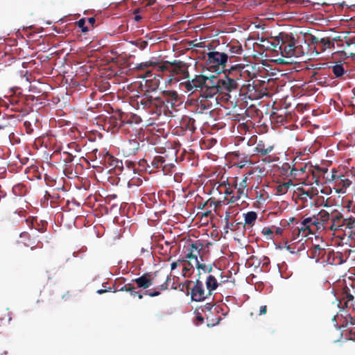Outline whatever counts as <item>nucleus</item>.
Returning a JSON list of instances; mask_svg holds the SVG:
<instances>
[{
    "label": "nucleus",
    "instance_id": "obj_1",
    "mask_svg": "<svg viewBox=\"0 0 355 355\" xmlns=\"http://www.w3.org/2000/svg\"><path fill=\"white\" fill-rule=\"evenodd\" d=\"M223 73L224 77L220 78V84L218 85L220 89L219 94L236 91L239 87H241L246 92L254 90V86L251 85L250 82L255 77V74H252L244 66L236 64Z\"/></svg>",
    "mask_w": 355,
    "mask_h": 355
},
{
    "label": "nucleus",
    "instance_id": "obj_2",
    "mask_svg": "<svg viewBox=\"0 0 355 355\" xmlns=\"http://www.w3.org/2000/svg\"><path fill=\"white\" fill-rule=\"evenodd\" d=\"M144 103V110L150 113L159 116L162 113L166 116H173L175 107L179 102V96L177 92L165 90L155 96H147Z\"/></svg>",
    "mask_w": 355,
    "mask_h": 355
},
{
    "label": "nucleus",
    "instance_id": "obj_3",
    "mask_svg": "<svg viewBox=\"0 0 355 355\" xmlns=\"http://www.w3.org/2000/svg\"><path fill=\"white\" fill-rule=\"evenodd\" d=\"M144 84L141 83L140 85L141 91L143 93L141 95L135 96V101L138 106V109L139 106H141L142 109L144 108V103H143V102L146 101V97L155 96V94L159 85V80L157 79L155 76H153L151 71L146 72Z\"/></svg>",
    "mask_w": 355,
    "mask_h": 355
},
{
    "label": "nucleus",
    "instance_id": "obj_4",
    "mask_svg": "<svg viewBox=\"0 0 355 355\" xmlns=\"http://www.w3.org/2000/svg\"><path fill=\"white\" fill-rule=\"evenodd\" d=\"M193 284V282L191 280H187L184 283L182 284V291L186 290L187 293L189 294V291L191 290V298L193 301L195 302H202L206 299H209L211 297V295L207 293V290L205 289L204 284L199 279H196L195 282H193V286L191 288V285ZM181 284L180 285V286Z\"/></svg>",
    "mask_w": 355,
    "mask_h": 355
},
{
    "label": "nucleus",
    "instance_id": "obj_5",
    "mask_svg": "<svg viewBox=\"0 0 355 355\" xmlns=\"http://www.w3.org/2000/svg\"><path fill=\"white\" fill-rule=\"evenodd\" d=\"M207 57L206 64L209 70L218 73L227 71V54L218 51H211L207 53Z\"/></svg>",
    "mask_w": 355,
    "mask_h": 355
},
{
    "label": "nucleus",
    "instance_id": "obj_6",
    "mask_svg": "<svg viewBox=\"0 0 355 355\" xmlns=\"http://www.w3.org/2000/svg\"><path fill=\"white\" fill-rule=\"evenodd\" d=\"M126 116L125 113L115 112L114 114L105 119V125L112 132L125 126L126 129L129 130L130 128H132L133 121L130 119L126 120Z\"/></svg>",
    "mask_w": 355,
    "mask_h": 355
},
{
    "label": "nucleus",
    "instance_id": "obj_7",
    "mask_svg": "<svg viewBox=\"0 0 355 355\" xmlns=\"http://www.w3.org/2000/svg\"><path fill=\"white\" fill-rule=\"evenodd\" d=\"M203 244L200 241H196L189 244L187 248L184 250V256L182 257L191 261H193L194 264L198 261L199 257L201 261H203L202 254L201 251L203 249Z\"/></svg>",
    "mask_w": 355,
    "mask_h": 355
},
{
    "label": "nucleus",
    "instance_id": "obj_8",
    "mask_svg": "<svg viewBox=\"0 0 355 355\" xmlns=\"http://www.w3.org/2000/svg\"><path fill=\"white\" fill-rule=\"evenodd\" d=\"M216 103H218V98L215 96H209L208 94L202 92L196 103V112L204 113L212 109Z\"/></svg>",
    "mask_w": 355,
    "mask_h": 355
},
{
    "label": "nucleus",
    "instance_id": "obj_9",
    "mask_svg": "<svg viewBox=\"0 0 355 355\" xmlns=\"http://www.w3.org/2000/svg\"><path fill=\"white\" fill-rule=\"evenodd\" d=\"M309 256L312 259H315L317 261L322 259L324 262L327 263H332L333 261L330 260V256L334 254V251L329 248L325 249L320 245H313L309 250Z\"/></svg>",
    "mask_w": 355,
    "mask_h": 355
},
{
    "label": "nucleus",
    "instance_id": "obj_10",
    "mask_svg": "<svg viewBox=\"0 0 355 355\" xmlns=\"http://www.w3.org/2000/svg\"><path fill=\"white\" fill-rule=\"evenodd\" d=\"M272 46L275 51H277L276 49L279 46V50L282 55L285 57L291 58L295 55V44L293 38H291L287 41L283 40L281 44H279V41H278L277 44L272 43Z\"/></svg>",
    "mask_w": 355,
    "mask_h": 355
},
{
    "label": "nucleus",
    "instance_id": "obj_11",
    "mask_svg": "<svg viewBox=\"0 0 355 355\" xmlns=\"http://www.w3.org/2000/svg\"><path fill=\"white\" fill-rule=\"evenodd\" d=\"M169 71L172 77L180 76L187 78L189 76L187 64L182 61L175 60L169 64Z\"/></svg>",
    "mask_w": 355,
    "mask_h": 355
},
{
    "label": "nucleus",
    "instance_id": "obj_12",
    "mask_svg": "<svg viewBox=\"0 0 355 355\" xmlns=\"http://www.w3.org/2000/svg\"><path fill=\"white\" fill-rule=\"evenodd\" d=\"M330 216V224L327 226L329 231L343 230L344 218L343 214L339 211L334 209L331 212Z\"/></svg>",
    "mask_w": 355,
    "mask_h": 355
},
{
    "label": "nucleus",
    "instance_id": "obj_13",
    "mask_svg": "<svg viewBox=\"0 0 355 355\" xmlns=\"http://www.w3.org/2000/svg\"><path fill=\"white\" fill-rule=\"evenodd\" d=\"M207 77L203 75L196 76L191 81L182 83L188 92L192 93L199 89H202L206 84Z\"/></svg>",
    "mask_w": 355,
    "mask_h": 355
},
{
    "label": "nucleus",
    "instance_id": "obj_14",
    "mask_svg": "<svg viewBox=\"0 0 355 355\" xmlns=\"http://www.w3.org/2000/svg\"><path fill=\"white\" fill-rule=\"evenodd\" d=\"M315 220V216L309 217L304 218L301 223L300 226L297 227L296 231L297 232H293L294 234H296L297 236H299L302 233V236H306L308 234H313L314 230L313 229V221Z\"/></svg>",
    "mask_w": 355,
    "mask_h": 355
},
{
    "label": "nucleus",
    "instance_id": "obj_15",
    "mask_svg": "<svg viewBox=\"0 0 355 355\" xmlns=\"http://www.w3.org/2000/svg\"><path fill=\"white\" fill-rule=\"evenodd\" d=\"M219 80L220 78L214 76L207 77L206 84L204 85L205 90L202 92L208 94L209 96H211V95L216 96V94H219L220 89L218 87L220 84Z\"/></svg>",
    "mask_w": 355,
    "mask_h": 355
},
{
    "label": "nucleus",
    "instance_id": "obj_16",
    "mask_svg": "<svg viewBox=\"0 0 355 355\" xmlns=\"http://www.w3.org/2000/svg\"><path fill=\"white\" fill-rule=\"evenodd\" d=\"M217 183L214 184V188L216 187V189L219 191L220 193L223 192L225 195L224 200H226V198H231L232 196H235V190L234 187V182H230L228 180H224L219 183L216 186Z\"/></svg>",
    "mask_w": 355,
    "mask_h": 355
},
{
    "label": "nucleus",
    "instance_id": "obj_17",
    "mask_svg": "<svg viewBox=\"0 0 355 355\" xmlns=\"http://www.w3.org/2000/svg\"><path fill=\"white\" fill-rule=\"evenodd\" d=\"M153 282L154 278L150 272H146L141 276L132 280V282L137 284V288L143 289L150 287L153 284Z\"/></svg>",
    "mask_w": 355,
    "mask_h": 355
},
{
    "label": "nucleus",
    "instance_id": "obj_18",
    "mask_svg": "<svg viewBox=\"0 0 355 355\" xmlns=\"http://www.w3.org/2000/svg\"><path fill=\"white\" fill-rule=\"evenodd\" d=\"M232 159L234 161V165L242 168L247 164H251L252 162L248 155L235 151L232 153Z\"/></svg>",
    "mask_w": 355,
    "mask_h": 355
},
{
    "label": "nucleus",
    "instance_id": "obj_19",
    "mask_svg": "<svg viewBox=\"0 0 355 355\" xmlns=\"http://www.w3.org/2000/svg\"><path fill=\"white\" fill-rule=\"evenodd\" d=\"M234 187L235 190V196H231V198H226V201L227 203H234L240 200L241 198H247L248 197V190H242V187L236 186V178H234L233 180Z\"/></svg>",
    "mask_w": 355,
    "mask_h": 355
},
{
    "label": "nucleus",
    "instance_id": "obj_20",
    "mask_svg": "<svg viewBox=\"0 0 355 355\" xmlns=\"http://www.w3.org/2000/svg\"><path fill=\"white\" fill-rule=\"evenodd\" d=\"M273 149V145L266 144L265 141L259 140L254 148V152L259 155L265 156L271 153Z\"/></svg>",
    "mask_w": 355,
    "mask_h": 355
},
{
    "label": "nucleus",
    "instance_id": "obj_21",
    "mask_svg": "<svg viewBox=\"0 0 355 355\" xmlns=\"http://www.w3.org/2000/svg\"><path fill=\"white\" fill-rule=\"evenodd\" d=\"M278 171L280 175L288 177H296L297 173H296L295 167L291 168L290 164L287 162L283 163L278 168Z\"/></svg>",
    "mask_w": 355,
    "mask_h": 355
},
{
    "label": "nucleus",
    "instance_id": "obj_22",
    "mask_svg": "<svg viewBox=\"0 0 355 355\" xmlns=\"http://www.w3.org/2000/svg\"><path fill=\"white\" fill-rule=\"evenodd\" d=\"M179 261H180L182 265V275L184 277H189L193 273V267L194 265L192 263V261L185 259L184 258L179 259Z\"/></svg>",
    "mask_w": 355,
    "mask_h": 355
},
{
    "label": "nucleus",
    "instance_id": "obj_23",
    "mask_svg": "<svg viewBox=\"0 0 355 355\" xmlns=\"http://www.w3.org/2000/svg\"><path fill=\"white\" fill-rule=\"evenodd\" d=\"M206 288L207 290V293L213 295L214 291L218 287V281L216 279V277L214 275H209L205 280Z\"/></svg>",
    "mask_w": 355,
    "mask_h": 355
},
{
    "label": "nucleus",
    "instance_id": "obj_24",
    "mask_svg": "<svg viewBox=\"0 0 355 355\" xmlns=\"http://www.w3.org/2000/svg\"><path fill=\"white\" fill-rule=\"evenodd\" d=\"M180 124L183 129L190 131L193 133L196 130V120L188 116H184L181 120Z\"/></svg>",
    "mask_w": 355,
    "mask_h": 355
},
{
    "label": "nucleus",
    "instance_id": "obj_25",
    "mask_svg": "<svg viewBox=\"0 0 355 355\" xmlns=\"http://www.w3.org/2000/svg\"><path fill=\"white\" fill-rule=\"evenodd\" d=\"M310 82H315L317 85L321 86L329 85L328 79L326 76V74H321L318 71H313L310 75Z\"/></svg>",
    "mask_w": 355,
    "mask_h": 355
},
{
    "label": "nucleus",
    "instance_id": "obj_26",
    "mask_svg": "<svg viewBox=\"0 0 355 355\" xmlns=\"http://www.w3.org/2000/svg\"><path fill=\"white\" fill-rule=\"evenodd\" d=\"M343 299L345 300V305L347 308H352L355 310V290L353 289V293L347 288L343 293Z\"/></svg>",
    "mask_w": 355,
    "mask_h": 355
},
{
    "label": "nucleus",
    "instance_id": "obj_27",
    "mask_svg": "<svg viewBox=\"0 0 355 355\" xmlns=\"http://www.w3.org/2000/svg\"><path fill=\"white\" fill-rule=\"evenodd\" d=\"M24 245L30 247L31 250H34L36 248H42L43 243L40 240L38 235L31 234V237H28L27 242L24 243Z\"/></svg>",
    "mask_w": 355,
    "mask_h": 355
},
{
    "label": "nucleus",
    "instance_id": "obj_28",
    "mask_svg": "<svg viewBox=\"0 0 355 355\" xmlns=\"http://www.w3.org/2000/svg\"><path fill=\"white\" fill-rule=\"evenodd\" d=\"M257 219V214L255 211H248L244 214L243 228L252 227Z\"/></svg>",
    "mask_w": 355,
    "mask_h": 355
},
{
    "label": "nucleus",
    "instance_id": "obj_29",
    "mask_svg": "<svg viewBox=\"0 0 355 355\" xmlns=\"http://www.w3.org/2000/svg\"><path fill=\"white\" fill-rule=\"evenodd\" d=\"M331 213H329L324 209L320 210L317 216H315V218L319 220V222L321 224H323L324 227H326V229H327V226L330 224L331 220Z\"/></svg>",
    "mask_w": 355,
    "mask_h": 355
},
{
    "label": "nucleus",
    "instance_id": "obj_30",
    "mask_svg": "<svg viewBox=\"0 0 355 355\" xmlns=\"http://www.w3.org/2000/svg\"><path fill=\"white\" fill-rule=\"evenodd\" d=\"M294 186L291 180H288L286 182L279 183L275 187L276 194L277 195H284L286 193L288 189Z\"/></svg>",
    "mask_w": 355,
    "mask_h": 355
},
{
    "label": "nucleus",
    "instance_id": "obj_31",
    "mask_svg": "<svg viewBox=\"0 0 355 355\" xmlns=\"http://www.w3.org/2000/svg\"><path fill=\"white\" fill-rule=\"evenodd\" d=\"M171 280V275L169 276H167L166 277V281L161 285L158 286H157V289H159V291H146L144 292V295H148L150 297H157L158 295H160V291H164V290H166L168 288V282Z\"/></svg>",
    "mask_w": 355,
    "mask_h": 355
},
{
    "label": "nucleus",
    "instance_id": "obj_32",
    "mask_svg": "<svg viewBox=\"0 0 355 355\" xmlns=\"http://www.w3.org/2000/svg\"><path fill=\"white\" fill-rule=\"evenodd\" d=\"M335 49L334 42L331 41L329 37H322L320 39V46L318 49V53L324 52L326 49Z\"/></svg>",
    "mask_w": 355,
    "mask_h": 355
},
{
    "label": "nucleus",
    "instance_id": "obj_33",
    "mask_svg": "<svg viewBox=\"0 0 355 355\" xmlns=\"http://www.w3.org/2000/svg\"><path fill=\"white\" fill-rule=\"evenodd\" d=\"M21 204H25V208H28L27 202L21 198L15 197L5 200V205L10 209H13L15 207L21 205Z\"/></svg>",
    "mask_w": 355,
    "mask_h": 355
},
{
    "label": "nucleus",
    "instance_id": "obj_34",
    "mask_svg": "<svg viewBox=\"0 0 355 355\" xmlns=\"http://www.w3.org/2000/svg\"><path fill=\"white\" fill-rule=\"evenodd\" d=\"M351 184V181L346 178L344 175H339L338 179L336 183V185L339 187L340 191L345 192L343 190L348 188Z\"/></svg>",
    "mask_w": 355,
    "mask_h": 355
},
{
    "label": "nucleus",
    "instance_id": "obj_35",
    "mask_svg": "<svg viewBox=\"0 0 355 355\" xmlns=\"http://www.w3.org/2000/svg\"><path fill=\"white\" fill-rule=\"evenodd\" d=\"M165 162L166 159L164 157L155 156L151 162V165L154 168H162L164 169L166 166Z\"/></svg>",
    "mask_w": 355,
    "mask_h": 355
},
{
    "label": "nucleus",
    "instance_id": "obj_36",
    "mask_svg": "<svg viewBox=\"0 0 355 355\" xmlns=\"http://www.w3.org/2000/svg\"><path fill=\"white\" fill-rule=\"evenodd\" d=\"M26 191V187L23 184H17L12 187V193L16 197L25 196Z\"/></svg>",
    "mask_w": 355,
    "mask_h": 355
},
{
    "label": "nucleus",
    "instance_id": "obj_37",
    "mask_svg": "<svg viewBox=\"0 0 355 355\" xmlns=\"http://www.w3.org/2000/svg\"><path fill=\"white\" fill-rule=\"evenodd\" d=\"M127 148L130 153L135 154L139 148V140L137 138L130 139Z\"/></svg>",
    "mask_w": 355,
    "mask_h": 355
},
{
    "label": "nucleus",
    "instance_id": "obj_38",
    "mask_svg": "<svg viewBox=\"0 0 355 355\" xmlns=\"http://www.w3.org/2000/svg\"><path fill=\"white\" fill-rule=\"evenodd\" d=\"M194 265L197 269L202 270L205 273H210L213 270L212 264L207 265L205 263H203L202 261H201V260H198Z\"/></svg>",
    "mask_w": 355,
    "mask_h": 355
},
{
    "label": "nucleus",
    "instance_id": "obj_39",
    "mask_svg": "<svg viewBox=\"0 0 355 355\" xmlns=\"http://www.w3.org/2000/svg\"><path fill=\"white\" fill-rule=\"evenodd\" d=\"M309 171H311L313 176L323 175L324 178V176L328 173V168L326 167L315 166L313 170H311L310 166Z\"/></svg>",
    "mask_w": 355,
    "mask_h": 355
},
{
    "label": "nucleus",
    "instance_id": "obj_40",
    "mask_svg": "<svg viewBox=\"0 0 355 355\" xmlns=\"http://www.w3.org/2000/svg\"><path fill=\"white\" fill-rule=\"evenodd\" d=\"M35 220H36V219L34 218H32L26 219L25 222L29 228H31V229L35 228L40 232H44L46 229V226L42 225L41 227L38 226L37 227H35V225H34Z\"/></svg>",
    "mask_w": 355,
    "mask_h": 355
},
{
    "label": "nucleus",
    "instance_id": "obj_41",
    "mask_svg": "<svg viewBox=\"0 0 355 355\" xmlns=\"http://www.w3.org/2000/svg\"><path fill=\"white\" fill-rule=\"evenodd\" d=\"M332 71L336 78L342 76L345 72L342 63L334 65L332 67Z\"/></svg>",
    "mask_w": 355,
    "mask_h": 355
},
{
    "label": "nucleus",
    "instance_id": "obj_42",
    "mask_svg": "<svg viewBox=\"0 0 355 355\" xmlns=\"http://www.w3.org/2000/svg\"><path fill=\"white\" fill-rule=\"evenodd\" d=\"M343 230L345 229H353L355 227V218L350 217L344 218Z\"/></svg>",
    "mask_w": 355,
    "mask_h": 355
},
{
    "label": "nucleus",
    "instance_id": "obj_43",
    "mask_svg": "<svg viewBox=\"0 0 355 355\" xmlns=\"http://www.w3.org/2000/svg\"><path fill=\"white\" fill-rule=\"evenodd\" d=\"M336 173H337V171H336L335 169H332V171L330 173H327L324 176V178L328 182L334 181V182H335V183H336V182L338 179V177H339V175H338Z\"/></svg>",
    "mask_w": 355,
    "mask_h": 355
},
{
    "label": "nucleus",
    "instance_id": "obj_44",
    "mask_svg": "<svg viewBox=\"0 0 355 355\" xmlns=\"http://www.w3.org/2000/svg\"><path fill=\"white\" fill-rule=\"evenodd\" d=\"M320 39L318 37H316L315 35H311L310 37V43L312 45H314V49L316 51V53H318V49L320 46Z\"/></svg>",
    "mask_w": 355,
    "mask_h": 355
},
{
    "label": "nucleus",
    "instance_id": "obj_45",
    "mask_svg": "<svg viewBox=\"0 0 355 355\" xmlns=\"http://www.w3.org/2000/svg\"><path fill=\"white\" fill-rule=\"evenodd\" d=\"M134 45L136 46L137 48H139L140 50L145 49L148 43L146 40H143L141 39L137 40L133 42Z\"/></svg>",
    "mask_w": 355,
    "mask_h": 355
},
{
    "label": "nucleus",
    "instance_id": "obj_46",
    "mask_svg": "<svg viewBox=\"0 0 355 355\" xmlns=\"http://www.w3.org/2000/svg\"><path fill=\"white\" fill-rule=\"evenodd\" d=\"M132 286L133 284L132 283H128L120 287L119 288H115L114 291H112V292L116 293L118 291H124L130 293L132 290Z\"/></svg>",
    "mask_w": 355,
    "mask_h": 355
},
{
    "label": "nucleus",
    "instance_id": "obj_47",
    "mask_svg": "<svg viewBox=\"0 0 355 355\" xmlns=\"http://www.w3.org/2000/svg\"><path fill=\"white\" fill-rule=\"evenodd\" d=\"M230 51L232 53L241 55V53L243 52V49L240 44L231 45V46H230Z\"/></svg>",
    "mask_w": 355,
    "mask_h": 355
},
{
    "label": "nucleus",
    "instance_id": "obj_48",
    "mask_svg": "<svg viewBox=\"0 0 355 355\" xmlns=\"http://www.w3.org/2000/svg\"><path fill=\"white\" fill-rule=\"evenodd\" d=\"M169 64H171L170 61H165L162 64L157 65V70L159 71H169Z\"/></svg>",
    "mask_w": 355,
    "mask_h": 355
},
{
    "label": "nucleus",
    "instance_id": "obj_49",
    "mask_svg": "<svg viewBox=\"0 0 355 355\" xmlns=\"http://www.w3.org/2000/svg\"><path fill=\"white\" fill-rule=\"evenodd\" d=\"M313 227H315L316 230L319 231H329V230L326 229V227L323 224H321L318 219L315 218L313 221Z\"/></svg>",
    "mask_w": 355,
    "mask_h": 355
},
{
    "label": "nucleus",
    "instance_id": "obj_50",
    "mask_svg": "<svg viewBox=\"0 0 355 355\" xmlns=\"http://www.w3.org/2000/svg\"><path fill=\"white\" fill-rule=\"evenodd\" d=\"M216 276L220 278V280L218 282L219 286L228 282L229 276L223 275V272H221L220 270H218Z\"/></svg>",
    "mask_w": 355,
    "mask_h": 355
},
{
    "label": "nucleus",
    "instance_id": "obj_51",
    "mask_svg": "<svg viewBox=\"0 0 355 355\" xmlns=\"http://www.w3.org/2000/svg\"><path fill=\"white\" fill-rule=\"evenodd\" d=\"M248 177L245 176L239 183H238L236 182V186L242 187V190H248Z\"/></svg>",
    "mask_w": 355,
    "mask_h": 355
},
{
    "label": "nucleus",
    "instance_id": "obj_52",
    "mask_svg": "<svg viewBox=\"0 0 355 355\" xmlns=\"http://www.w3.org/2000/svg\"><path fill=\"white\" fill-rule=\"evenodd\" d=\"M74 156L69 153H64L63 161L65 164H69L73 162Z\"/></svg>",
    "mask_w": 355,
    "mask_h": 355
},
{
    "label": "nucleus",
    "instance_id": "obj_53",
    "mask_svg": "<svg viewBox=\"0 0 355 355\" xmlns=\"http://www.w3.org/2000/svg\"><path fill=\"white\" fill-rule=\"evenodd\" d=\"M157 62H156L148 61V62L140 63L139 67L140 69H146L149 67L157 66Z\"/></svg>",
    "mask_w": 355,
    "mask_h": 355
},
{
    "label": "nucleus",
    "instance_id": "obj_54",
    "mask_svg": "<svg viewBox=\"0 0 355 355\" xmlns=\"http://www.w3.org/2000/svg\"><path fill=\"white\" fill-rule=\"evenodd\" d=\"M344 42L348 47H349L352 45L355 47V36L352 37H345Z\"/></svg>",
    "mask_w": 355,
    "mask_h": 355
},
{
    "label": "nucleus",
    "instance_id": "obj_55",
    "mask_svg": "<svg viewBox=\"0 0 355 355\" xmlns=\"http://www.w3.org/2000/svg\"><path fill=\"white\" fill-rule=\"evenodd\" d=\"M85 19H80L78 21V26L82 29V31L83 32H87L88 31V28L87 27H86L85 26Z\"/></svg>",
    "mask_w": 355,
    "mask_h": 355
},
{
    "label": "nucleus",
    "instance_id": "obj_56",
    "mask_svg": "<svg viewBox=\"0 0 355 355\" xmlns=\"http://www.w3.org/2000/svg\"><path fill=\"white\" fill-rule=\"evenodd\" d=\"M17 103H18L17 101L12 100L11 101V107H10L11 110L21 111V107L19 105H17Z\"/></svg>",
    "mask_w": 355,
    "mask_h": 355
},
{
    "label": "nucleus",
    "instance_id": "obj_57",
    "mask_svg": "<svg viewBox=\"0 0 355 355\" xmlns=\"http://www.w3.org/2000/svg\"><path fill=\"white\" fill-rule=\"evenodd\" d=\"M20 239L22 240V243L24 244L27 242L28 237H31V234L26 232H23L19 235Z\"/></svg>",
    "mask_w": 355,
    "mask_h": 355
},
{
    "label": "nucleus",
    "instance_id": "obj_58",
    "mask_svg": "<svg viewBox=\"0 0 355 355\" xmlns=\"http://www.w3.org/2000/svg\"><path fill=\"white\" fill-rule=\"evenodd\" d=\"M125 165L126 166L128 167V168H129L130 170H132L134 173H135V171H136V164L133 162H130V161H125Z\"/></svg>",
    "mask_w": 355,
    "mask_h": 355
},
{
    "label": "nucleus",
    "instance_id": "obj_59",
    "mask_svg": "<svg viewBox=\"0 0 355 355\" xmlns=\"http://www.w3.org/2000/svg\"><path fill=\"white\" fill-rule=\"evenodd\" d=\"M261 233L266 236H270L272 234V231L270 227H264L261 230Z\"/></svg>",
    "mask_w": 355,
    "mask_h": 355
},
{
    "label": "nucleus",
    "instance_id": "obj_60",
    "mask_svg": "<svg viewBox=\"0 0 355 355\" xmlns=\"http://www.w3.org/2000/svg\"><path fill=\"white\" fill-rule=\"evenodd\" d=\"M306 168H307L306 165H305L304 166H302L300 168L295 167V170H296V173H297V175H300L301 174L306 173Z\"/></svg>",
    "mask_w": 355,
    "mask_h": 355
},
{
    "label": "nucleus",
    "instance_id": "obj_61",
    "mask_svg": "<svg viewBox=\"0 0 355 355\" xmlns=\"http://www.w3.org/2000/svg\"><path fill=\"white\" fill-rule=\"evenodd\" d=\"M15 213L18 214H19V216H25V214H26L25 208H24V207H20L19 208V209H16V210L15 211Z\"/></svg>",
    "mask_w": 355,
    "mask_h": 355
},
{
    "label": "nucleus",
    "instance_id": "obj_62",
    "mask_svg": "<svg viewBox=\"0 0 355 355\" xmlns=\"http://www.w3.org/2000/svg\"><path fill=\"white\" fill-rule=\"evenodd\" d=\"M137 288L133 285L130 294L132 297H136L139 291H136Z\"/></svg>",
    "mask_w": 355,
    "mask_h": 355
},
{
    "label": "nucleus",
    "instance_id": "obj_63",
    "mask_svg": "<svg viewBox=\"0 0 355 355\" xmlns=\"http://www.w3.org/2000/svg\"><path fill=\"white\" fill-rule=\"evenodd\" d=\"M137 288L133 285L130 294L132 297H136L139 291H136Z\"/></svg>",
    "mask_w": 355,
    "mask_h": 355
},
{
    "label": "nucleus",
    "instance_id": "obj_64",
    "mask_svg": "<svg viewBox=\"0 0 355 355\" xmlns=\"http://www.w3.org/2000/svg\"><path fill=\"white\" fill-rule=\"evenodd\" d=\"M196 320H197V323H196L197 324H202L204 322V318L200 313H198L196 316Z\"/></svg>",
    "mask_w": 355,
    "mask_h": 355
}]
</instances>
